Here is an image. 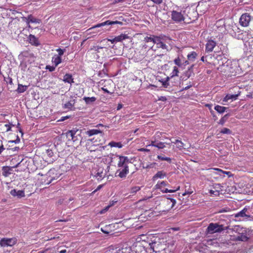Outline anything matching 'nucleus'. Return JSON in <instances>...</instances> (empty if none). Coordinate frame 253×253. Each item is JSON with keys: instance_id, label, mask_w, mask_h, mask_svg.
Masks as SVG:
<instances>
[{"instance_id": "48", "label": "nucleus", "mask_w": 253, "mask_h": 253, "mask_svg": "<svg viewBox=\"0 0 253 253\" xmlns=\"http://www.w3.org/2000/svg\"><path fill=\"white\" fill-rule=\"evenodd\" d=\"M222 60L221 61V63H226L229 60L228 55L227 54H223V56L222 58Z\"/></svg>"}, {"instance_id": "5", "label": "nucleus", "mask_w": 253, "mask_h": 253, "mask_svg": "<svg viewBox=\"0 0 253 253\" xmlns=\"http://www.w3.org/2000/svg\"><path fill=\"white\" fill-rule=\"evenodd\" d=\"M232 64H221L217 69L221 72L223 70L225 76L228 77L234 76L236 75V72L234 68L232 67Z\"/></svg>"}, {"instance_id": "10", "label": "nucleus", "mask_w": 253, "mask_h": 253, "mask_svg": "<svg viewBox=\"0 0 253 253\" xmlns=\"http://www.w3.org/2000/svg\"><path fill=\"white\" fill-rule=\"evenodd\" d=\"M252 20V16L248 13L242 14L239 19V24L242 27H246L249 25Z\"/></svg>"}, {"instance_id": "42", "label": "nucleus", "mask_w": 253, "mask_h": 253, "mask_svg": "<svg viewBox=\"0 0 253 253\" xmlns=\"http://www.w3.org/2000/svg\"><path fill=\"white\" fill-rule=\"evenodd\" d=\"M130 249L126 248H122V249L116 250H115L114 253H130Z\"/></svg>"}, {"instance_id": "3", "label": "nucleus", "mask_w": 253, "mask_h": 253, "mask_svg": "<svg viewBox=\"0 0 253 253\" xmlns=\"http://www.w3.org/2000/svg\"><path fill=\"white\" fill-rule=\"evenodd\" d=\"M176 204L175 200L169 198H164L161 200L159 206L162 211H168Z\"/></svg>"}, {"instance_id": "1", "label": "nucleus", "mask_w": 253, "mask_h": 253, "mask_svg": "<svg viewBox=\"0 0 253 253\" xmlns=\"http://www.w3.org/2000/svg\"><path fill=\"white\" fill-rule=\"evenodd\" d=\"M85 134L88 137L94 136L92 138L88 139L95 145H102L105 142L104 133L102 131L97 129H92L87 130Z\"/></svg>"}, {"instance_id": "7", "label": "nucleus", "mask_w": 253, "mask_h": 253, "mask_svg": "<svg viewBox=\"0 0 253 253\" xmlns=\"http://www.w3.org/2000/svg\"><path fill=\"white\" fill-rule=\"evenodd\" d=\"M61 174L57 172V170L55 169H50L46 174V184L51 183L54 180L58 179Z\"/></svg>"}, {"instance_id": "12", "label": "nucleus", "mask_w": 253, "mask_h": 253, "mask_svg": "<svg viewBox=\"0 0 253 253\" xmlns=\"http://www.w3.org/2000/svg\"><path fill=\"white\" fill-rule=\"evenodd\" d=\"M171 19L176 23H181L184 21L185 19L183 15L181 12H178L175 10L171 11Z\"/></svg>"}, {"instance_id": "30", "label": "nucleus", "mask_w": 253, "mask_h": 253, "mask_svg": "<svg viewBox=\"0 0 253 253\" xmlns=\"http://www.w3.org/2000/svg\"><path fill=\"white\" fill-rule=\"evenodd\" d=\"M238 96V94H227L223 98V101L224 102H227L229 100H236Z\"/></svg>"}, {"instance_id": "13", "label": "nucleus", "mask_w": 253, "mask_h": 253, "mask_svg": "<svg viewBox=\"0 0 253 253\" xmlns=\"http://www.w3.org/2000/svg\"><path fill=\"white\" fill-rule=\"evenodd\" d=\"M119 169L117 170L115 173L116 176H119L121 178H125L127 174L129 173L128 167L126 168H119Z\"/></svg>"}, {"instance_id": "60", "label": "nucleus", "mask_w": 253, "mask_h": 253, "mask_svg": "<svg viewBox=\"0 0 253 253\" xmlns=\"http://www.w3.org/2000/svg\"><path fill=\"white\" fill-rule=\"evenodd\" d=\"M107 40L108 41L111 42L112 43H116V41H115V38L114 39H107Z\"/></svg>"}, {"instance_id": "29", "label": "nucleus", "mask_w": 253, "mask_h": 253, "mask_svg": "<svg viewBox=\"0 0 253 253\" xmlns=\"http://www.w3.org/2000/svg\"><path fill=\"white\" fill-rule=\"evenodd\" d=\"M83 100L86 104H90L94 103L96 100L95 97H84Z\"/></svg>"}, {"instance_id": "20", "label": "nucleus", "mask_w": 253, "mask_h": 253, "mask_svg": "<svg viewBox=\"0 0 253 253\" xmlns=\"http://www.w3.org/2000/svg\"><path fill=\"white\" fill-rule=\"evenodd\" d=\"M216 45V42L212 40H210L208 42L206 45V50L207 52H211Z\"/></svg>"}, {"instance_id": "56", "label": "nucleus", "mask_w": 253, "mask_h": 253, "mask_svg": "<svg viewBox=\"0 0 253 253\" xmlns=\"http://www.w3.org/2000/svg\"><path fill=\"white\" fill-rule=\"evenodd\" d=\"M0 154H1V152L4 149V148L3 145L2 143V142L1 141H0Z\"/></svg>"}, {"instance_id": "44", "label": "nucleus", "mask_w": 253, "mask_h": 253, "mask_svg": "<svg viewBox=\"0 0 253 253\" xmlns=\"http://www.w3.org/2000/svg\"><path fill=\"white\" fill-rule=\"evenodd\" d=\"M58 65V64H55L54 65H53L52 66L47 65L45 67V69L48 70L49 72H53L55 70L56 67Z\"/></svg>"}, {"instance_id": "9", "label": "nucleus", "mask_w": 253, "mask_h": 253, "mask_svg": "<svg viewBox=\"0 0 253 253\" xmlns=\"http://www.w3.org/2000/svg\"><path fill=\"white\" fill-rule=\"evenodd\" d=\"M17 242V240L15 237L11 238H3L0 240V246L2 247H12L15 245Z\"/></svg>"}, {"instance_id": "41", "label": "nucleus", "mask_w": 253, "mask_h": 253, "mask_svg": "<svg viewBox=\"0 0 253 253\" xmlns=\"http://www.w3.org/2000/svg\"><path fill=\"white\" fill-rule=\"evenodd\" d=\"M4 81L6 82V83L7 84L9 85V88H13V84L12 82V78L8 77L7 78H4Z\"/></svg>"}, {"instance_id": "46", "label": "nucleus", "mask_w": 253, "mask_h": 253, "mask_svg": "<svg viewBox=\"0 0 253 253\" xmlns=\"http://www.w3.org/2000/svg\"><path fill=\"white\" fill-rule=\"evenodd\" d=\"M220 133L222 134H231L232 131L228 128L224 127L220 130Z\"/></svg>"}, {"instance_id": "4", "label": "nucleus", "mask_w": 253, "mask_h": 253, "mask_svg": "<svg viewBox=\"0 0 253 253\" xmlns=\"http://www.w3.org/2000/svg\"><path fill=\"white\" fill-rule=\"evenodd\" d=\"M148 246L152 250V253L166 252V250H170L169 246L164 243L160 242H154L149 243Z\"/></svg>"}, {"instance_id": "36", "label": "nucleus", "mask_w": 253, "mask_h": 253, "mask_svg": "<svg viewBox=\"0 0 253 253\" xmlns=\"http://www.w3.org/2000/svg\"><path fill=\"white\" fill-rule=\"evenodd\" d=\"M28 86L23 85L20 84H18L17 91L18 93H21L25 92L28 88Z\"/></svg>"}, {"instance_id": "32", "label": "nucleus", "mask_w": 253, "mask_h": 253, "mask_svg": "<svg viewBox=\"0 0 253 253\" xmlns=\"http://www.w3.org/2000/svg\"><path fill=\"white\" fill-rule=\"evenodd\" d=\"M74 105V100L68 101L63 106V108L65 109L71 110Z\"/></svg>"}, {"instance_id": "51", "label": "nucleus", "mask_w": 253, "mask_h": 253, "mask_svg": "<svg viewBox=\"0 0 253 253\" xmlns=\"http://www.w3.org/2000/svg\"><path fill=\"white\" fill-rule=\"evenodd\" d=\"M153 45H152V44H147L145 42L144 44H142V47L144 49H146L148 47H149L151 49H153Z\"/></svg>"}, {"instance_id": "35", "label": "nucleus", "mask_w": 253, "mask_h": 253, "mask_svg": "<svg viewBox=\"0 0 253 253\" xmlns=\"http://www.w3.org/2000/svg\"><path fill=\"white\" fill-rule=\"evenodd\" d=\"M108 145L111 147H118L119 148H121L123 147V145L121 142H116L115 141H111L109 144Z\"/></svg>"}, {"instance_id": "18", "label": "nucleus", "mask_w": 253, "mask_h": 253, "mask_svg": "<svg viewBox=\"0 0 253 253\" xmlns=\"http://www.w3.org/2000/svg\"><path fill=\"white\" fill-rule=\"evenodd\" d=\"M167 176V173L164 170L158 171L152 177L153 181H156L158 179H163Z\"/></svg>"}, {"instance_id": "11", "label": "nucleus", "mask_w": 253, "mask_h": 253, "mask_svg": "<svg viewBox=\"0 0 253 253\" xmlns=\"http://www.w3.org/2000/svg\"><path fill=\"white\" fill-rule=\"evenodd\" d=\"M117 166L118 168H126L128 167V164L131 163L130 160L126 156L118 155Z\"/></svg>"}, {"instance_id": "23", "label": "nucleus", "mask_w": 253, "mask_h": 253, "mask_svg": "<svg viewBox=\"0 0 253 253\" xmlns=\"http://www.w3.org/2000/svg\"><path fill=\"white\" fill-rule=\"evenodd\" d=\"M155 37V36H150L149 37L146 36L144 38L143 41L145 43H147L148 44H152V45H154Z\"/></svg>"}, {"instance_id": "52", "label": "nucleus", "mask_w": 253, "mask_h": 253, "mask_svg": "<svg viewBox=\"0 0 253 253\" xmlns=\"http://www.w3.org/2000/svg\"><path fill=\"white\" fill-rule=\"evenodd\" d=\"M46 154L47 156H48L49 157H51L53 155V152L52 150L51 149H47L46 150Z\"/></svg>"}, {"instance_id": "45", "label": "nucleus", "mask_w": 253, "mask_h": 253, "mask_svg": "<svg viewBox=\"0 0 253 253\" xmlns=\"http://www.w3.org/2000/svg\"><path fill=\"white\" fill-rule=\"evenodd\" d=\"M170 79V77H167L166 80L165 81H161L162 83L163 86L167 88L169 85V81Z\"/></svg>"}, {"instance_id": "58", "label": "nucleus", "mask_w": 253, "mask_h": 253, "mask_svg": "<svg viewBox=\"0 0 253 253\" xmlns=\"http://www.w3.org/2000/svg\"><path fill=\"white\" fill-rule=\"evenodd\" d=\"M156 144H157V143L155 141H152L151 144L147 145V146H154V147H156Z\"/></svg>"}, {"instance_id": "63", "label": "nucleus", "mask_w": 253, "mask_h": 253, "mask_svg": "<svg viewBox=\"0 0 253 253\" xmlns=\"http://www.w3.org/2000/svg\"><path fill=\"white\" fill-rule=\"evenodd\" d=\"M126 0H114V2L115 3H119V2H123L124 1H125Z\"/></svg>"}, {"instance_id": "38", "label": "nucleus", "mask_w": 253, "mask_h": 253, "mask_svg": "<svg viewBox=\"0 0 253 253\" xmlns=\"http://www.w3.org/2000/svg\"><path fill=\"white\" fill-rule=\"evenodd\" d=\"M61 57L56 54L54 55L52 58V63L59 64L61 63Z\"/></svg>"}, {"instance_id": "50", "label": "nucleus", "mask_w": 253, "mask_h": 253, "mask_svg": "<svg viewBox=\"0 0 253 253\" xmlns=\"http://www.w3.org/2000/svg\"><path fill=\"white\" fill-rule=\"evenodd\" d=\"M56 51L58 52V54L56 55H59V57H61V56H62L64 54V53L65 51V49H62L61 48H58L56 49Z\"/></svg>"}, {"instance_id": "57", "label": "nucleus", "mask_w": 253, "mask_h": 253, "mask_svg": "<svg viewBox=\"0 0 253 253\" xmlns=\"http://www.w3.org/2000/svg\"><path fill=\"white\" fill-rule=\"evenodd\" d=\"M5 126L6 128V131H8L10 130V129H11V126H10V125L5 124Z\"/></svg>"}, {"instance_id": "28", "label": "nucleus", "mask_w": 253, "mask_h": 253, "mask_svg": "<svg viewBox=\"0 0 253 253\" xmlns=\"http://www.w3.org/2000/svg\"><path fill=\"white\" fill-rule=\"evenodd\" d=\"M63 81L65 83L71 84L74 82L72 76L69 74H66L63 77Z\"/></svg>"}, {"instance_id": "64", "label": "nucleus", "mask_w": 253, "mask_h": 253, "mask_svg": "<svg viewBox=\"0 0 253 253\" xmlns=\"http://www.w3.org/2000/svg\"><path fill=\"white\" fill-rule=\"evenodd\" d=\"M212 118H213V120L214 121H216L217 120V116L215 115H213Z\"/></svg>"}, {"instance_id": "24", "label": "nucleus", "mask_w": 253, "mask_h": 253, "mask_svg": "<svg viewBox=\"0 0 253 253\" xmlns=\"http://www.w3.org/2000/svg\"><path fill=\"white\" fill-rule=\"evenodd\" d=\"M26 19V22L28 24H29L31 23H40V20L39 19H38L35 17H34L32 15H29Z\"/></svg>"}, {"instance_id": "49", "label": "nucleus", "mask_w": 253, "mask_h": 253, "mask_svg": "<svg viewBox=\"0 0 253 253\" xmlns=\"http://www.w3.org/2000/svg\"><path fill=\"white\" fill-rule=\"evenodd\" d=\"M156 147L159 149H163L165 147V143L162 142H158L156 145Z\"/></svg>"}, {"instance_id": "37", "label": "nucleus", "mask_w": 253, "mask_h": 253, "mask_svg": "<svg viewBox=\"0 0 253 253\" xmlns=\"http://www.w3.org/2000/svg\"><path fill=\"white\" fill-rule=\"evenodd\" d=\"M179 72V71L178 67L176 66H175V67H174L173 71L170 73V76L169 77H170V78L171 79L175 76H178Z\"/></svg>"}, {"instance_id": "16", "label": "nucleus", "mask_w": 253, "mask_h": 253, "mask_svg": "<svg viewBox=\"0 0 253 253\" xmlns=\"http://www.w3.org/2000/svg\"><path fill=\"white\" fill-rule=\"evenodd\" d=\"M10 193L13 197H17L18 198H21L25 196L24 190L17 191L16 189H13L10 191Z\"/></svg>"}, {"instance_id": "27", "label": "nucleus", "mask_w": 253, "mask_h": 253, "mask_svg": "<svg viewBox=\"0 0 253 253\" xmlns=\"http://www.w3.org/2000/svg\"><path fill=\"white\" fill-rule=\"evenodd\" d=\"M90 152H93L94 153H96V154H92V157H93L94 156V157L95 158H97V159H100L101 158L102 156V151L101 150H98V149H96V150H90Z\"/></svg>"}, {"instance_id": "59", "label": "nucleus", "mask_w": 253, "mask_h": 253, "mask_svg": "<svg viewBox=\"0 0 253 253\" xmlns=\"http://www.w3.org/2000/svg\"><path fill=\"white\" fill-rule=\"evenodd\" d=\"M138 151L140 152H149L150 150L149 149L142 148L138 149Z\"/></svg>"}, {"instance_id": "21", "label": "nucleus", "mask_w": 253, "mask_h": 253, "mask_svg": "<svg viewBox=\"0 0 253 253\" xmlns=\"http://www.w3.org/2000/svg\"><path fill=\"white\" fill-rule=\"evenodd\" d=\"M184 192L182 194L183 196H186L187 195H190L193 193V190L191 187V185L189 183H186L184 186Z\"/></svg>"}, {"instance_id": "43", "label": "nucleus", "mask_w": 253, "mask_h": 253, "mask_svg": "<svg viewBox=\"0 0 253 253\" xmlns=\"http://www.w3.org/2000/svg\"><path fill=\"white\" fill-rule=\"evenodd\" d=\"M140 190V187L135 186H133L131 188L130 193L134 195L137 192L139 191Z\"/></svg>"}, {"instance_id": "33", "label": "nucleus", "mask_w": 253, "mask_h": 253, "mask_svg": "<svg viewBox=\"0 0 253 253\" xmlns=\"http://www.w3.org/2000/svg\"><path fill=\"white\" fill-rule=\"evenodd\" d=\"M227 109V107L216 105L214 106V110L219 114L223 113Z\"/></svg>"}, {"instance_id": "26", "label": "nucleus", "mask_w": 253, "mask_h": 253, "mask_svg": "<svg viewBox=\"0 0 253 253\" xmlns=\"http://www.w3.org/2000/svg\"><path fill=\"white\" fill-rule=\"evenodd\" d=\"M197 55L198 54L196 52H191L187 55V58L188 61L190 62H194Z\"/></svg>"}, {"instance_id": "55", "label": "nucleus", "mask_w": 253, "mask_h": 253, "mask_svg": "<svg viewBox=\"0 0 253 253\" xmlns=\"http://www.w3.org/2000/svg\"><path fill=\"white\" fill-rule=\"evenodd\" d=\"M151 0L154 3L157 4H160L163 1V0Z\"/></svg>"}, {"instance_id": "17", "label": "nucleus", "mask_w": 253, "mask_h": 253, "mask_svg": "<svg viewBox=\"0 0 253 253\" xmlns=\"http://www.w3.org/2000/svg\"><path fill=\"white\" fill-rule=\"evenodd\" d=\"M104 83H105V84L102 87H101L102 90H103L104 92L111 94L113 92L111 91L109 89L107 86L108 85H113V81L111 80H108L104 81Z\"/></svg>"}, {"instance_id": "34", "label": "nucleus", "mask_w": 253, "mask_h": 253, "mask_svg": "<svg viewBox=\"0 0 253 253\" xmlns=\"http://www.w3.org/2000/svg\"><path fill=\"white\" fill-rule=\"evenodd\" d=\"M147 240H148V237L145 234L139 235L136 239V241L140 243L141 242H146Z\"/></svg>"}, {"instance_id": "39", "label": "nucleus", "mask_w": 253, "mask_h": 253, "mask_svg": "<svg viewBox=\"0 0 253 253\" xmlns=\"http://www.w3.org/2000/svg\"><path fill=\"white\" fill-rule=\"evenodd\" d=\"M228 117H229V114L225 115L217 122L218 124L223 126L225 123V122L227 121Z\"/></svg>"}, {"instance_id": "8", "label": "nucleus", "mask_w": 253, "mask_h": 253, "mask_svg": "<svg viewBox=\"0 0 253 253\" xmlns=\"http://www.w3.org/2000/svg\"><path fill=\"white\" fill-rule=\"evenodd\" d=\"M168 185V183L167 181H163L161 182H158L155 185V187L156 189H160L163 193H173L180 189V186H178L177 188L174 189H168L167 188H165V187Z\"/></svg>"}, {"instance_id": "6", "label": "nucleus", "mask_w": 253, "mask_h": 253, "mask_svg": "<svg viewBox=\"0 0 253 253\" xmlns=\"http://www.w3.org/2000/svg\"><path fill=\"white\" fill-rule=\"evenodd\" d=\"M224 230L223 225L219 224L217 223H211L207 228V232L209 234H214L215 233H219Z\"/></svg>"}, {"instance_id": "62", "label": "nucleus", "mask_w": 253, "mask_h": 253, "mask_svg": "<svg viewBox=\"0 0 253 253\" xmlns=\"http://www.w3.org/2000/svg\"><path fill=\"white\" fill-rule=\"evenodd\" d=\"M123 107V105L122 104H119L117 107V110H120Z\"/></svg>"}, {"instance_id": "31", "label": "nucleus", "mask_w": 253, "mask_h": 253, "mask_svg": "<svg viewBox=\"0 0 253 253\" xmlns=\"http://www.w3.org/2000/svg\"><path fill=\"white\" fill-rule=\"evenodd\" d=\"M129 37L126 34H121L120 35L115 37V40L116 41V42H122L123 40H124L126 39H128Z\"/></svg>"}, {"instance_id": "25", "label": "nucleus", "mask_w": 253, "mask_h": 253, "mask_svg": "<svg viewBox=\"0 0 253 253\" xmlns=\"http://www.w3.org/2000/svg\"><path fill=\"white\" fill-rule=\"evenodd\" d=\"M172 143H173L174 144H176V148L179 150H181L183 149H185L184 148V143L182 142L179 139H175L174 141H172Z\"/></svg>"}, {"instance_id": "14", "label": "nucleus", "mask_w": 253, "mask_h": 253, "mask_svg": "<svg viewBox=\"0 0 253 253\" xmlns=\"http://www.w3.org/2000/svg\"><path fill=\"white\" fill-rule=\"evenodd\" d=\"M117 24L122 25L123 22H121V21H111L110 20H107L104 22H102L101 23L96 25L95 26L90 28L89 29V30H91L96 28H99V27L105 26V25H114V24Z\"/></svg>"}, {"instance_id": "54", "label": "nucleus", "mask_w": 253, "mask_h": 253, "mask_svg": "<svg viewBox=\"0 0 253 253\" xmlns=\"http://www.w3.org/2000/svg\"><path fill=\"white\" fill-rule=\"evenodd\" d=\"M210 193L211 194V195H217L219 194V191H214V190H210Z\"/></svg>"}, {"instance_id": "53", "label": "nucleus", "mask_w": 253, "mask_h": 253, "mask_svg": "<svg viewBox=\"0 0 253 253\" xmlns=\"http://www.w3.org/2000/svg\"><path fill=\"white\" fill-rule=\"evenodd\" d=\"M222 56H223V54H219V55H217L216 56V57H215V59L217 60V61L219 62H221V60H222Z\"/></svg>"}, {"instance_id": "19", "label": "nucleus", "mask_w": 253, "mask_h": 253, "mask_svg": "<svg viewBox=\"0 0 253 253\" xmlns=\"http://www.w3.org/2000/svg\"><path fill=\"white\" fill-rule=\"evenodd\" d=\"M28 40L29 42L35 46H38L40 45V42L38 40V39L34 35H30L28 37Z\"/></svg>"}, {"instance_id": "47", "label": "nucleus", "mask_w": 253, "mask_h": 253, "mask_svg": "<svg viewBox=\"0 0 253 253\" xmlns=\"http://www.w3.org/2000/svg\"><path fill=\"white\" fill-rule=\"evenodd\" d=\"M213 169L217 171L218 172L217 174L221 175V173H224L227 175H229L230 173V171H223V170L218 169V168H214Z\"/></svg>"}, {"instance_id": "61", "label": "nucleus", "mask_w": 253, "mask_h": 253, "mask_svg": "<svg viewBox=\"0 0 253 253\" xmlns=\"http://www.w3.org/2000/svg\"><path fill=\"white\" fill-rule=\"evenodd\" d=\"M159 100H161V101H165L167 100V98L165 96H162L160 99Z\"/></svg>"}, {"instance_id": "2", "label": "nucleus", "mask_w": 253, "mask_h": 253, "mask_svg": "<svg viewBox=\"0 0 253 253\" xmlns=\"http://www.w3.org/2000/svg\"><path fill=\"white\" fill-rule=\"evenodd\" d=\"M81 130L78 129H73L69 130L66 132V136L68 141L72 142L74 144L80 143L81 138Z\"/></svg>"}, {"instance_id": "15", "label": "nucleus", "mask_w": 253, "mask_h": 253, "mask_svg": "<svg viewBox=\"0 0 253 253\" xmlns=\"http://www.w3.org/2000/svg\"><path fill=\"white\" fill-rule=\"evenodd\" d=\"M156 44L158 48H162L164 49L168 50V46L162 41L160 37L156 36L154 40V44Z\"/></svg>"}, {"instance_id": "40", "label": "nucleus", "mask_w": 253, "mask_h": 253, "mask_svg": "<svg viewBox=\"0 0 253 253\" xmlns=\"http://www.w3.org/2000/svg\"><path fill=\"white\" fill-rule=\"evenodd\" d=\"M157 158L161 161H166L169 163H171V159L169 157H165L164 156L158 155Z\"/></svg>"}, {"instance_id": "22", "label": "nucleus", "mask_w": 253, "mask_h": 253, "mask_svg": "<svg viewBox=\"0 0 253 253\" xmlns=\"http://www.w3.org/2000/svg\"><path fill=\"white\" fill-rule=\"evenodd\" d=\"M247 209L246 208H244L242 211H239V212L237 213L235 215V217H249L250 215H248L246 214V212L247 211Z\"/></svg>"}]
</instances>
